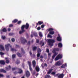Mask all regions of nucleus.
Here are the masks:
<instances>
[{
  "mask_svg": "<svg viewBox=\"0 0 78 78\" xmlns=\"http://www.w3.org/2000/svg\"><path fill=\"white\" fill-rule=\"evenodd\" d=\"M25 27L26 28V29H28V27H29V24H28V23H27L26 25H23L21 27L22 30H20L19 31V33L20 34H22L23 32H24L25 30H24V28H25Z\"/></svg>",
  "mask_w": 78,
  "mask_h": 78,
  "instance_id": "1",
  "label": "nucleus"
},
{
  "mask_svg": "<svg viewBox=\"0 0 78 78\" xmlns=\"http://www.w3.org/2000/svg\"><path fill=\"white\" fill-rule=\"evenodd\" d=\"M59 51V48H55L54 49L53 53H54L53 55H52V58L53 59L55 58V56L58 55V53L56 51Z\"/></svg>",
  "mask_w": 78,
  "mask_h": 78,
  "instance_id": "2",
  "label": "nucleus"
},
{
  "mask_svg": "<svg viewBox=\"0 0 78 78\" xmlns=\"http://www.w3.org/2000/svg\"><path fill=\"white\" fill-rule=\"evenodd\" d=\"M48 45L51 47H52L53 45V43H55V40L51 39H48Z\"/></svg>",
  "mask_w": 78,
  "mask_h": 78,
  "instance_id": "3",
  "label": "nucleus"
},
{
  "mask_svg": "<svg viewBox=\"0 0 78 78\" xmlns=\"http://www.w3.org/2000/svg\"><path fill=\"white\" fill-rule=\"evenodd\" d=\"M56 76H57L58 78H63L64 77V74H59V73H58L55 76V77Z\"/></svg>",
  "mask_w": 78,
  "mask_h": 78,
  "instance_id": "4",
  "label": "nucleus"
},
{
  "mask_svg": "<svg viewBox=\"0 0 78 78\" xmlns=\"http://www.w3.org/2000/svg\"><path fill=\"white\" fill-rule=\"evenodd\" d=\"M9 47H12V45L9 44H8L5 45V50L7 51H9Z\"/></svg>",
  "mask_w": 78,
  "mask_h": 78,
  "instance_id": "5",
  "label": "nucleus"
},
{
  "mask_svg": "<svg viewBox=\"0 0 78 78\" xmlns=\"http://www.w3.org/2000/svg\"><path fill=\"white\" fill-rule=\"evenodd\" d=\"M62 57V55L61 54H58L55 58V61H58L59 59H61Z\"/></svg>",
  "mask_w": 78,
  "mask_h": 78,
  "instance_id": "6",
  "label": "nucleus"
},
{
  "mask_svg": "<svg viewBox=\"0 0 78 78\" xmlns=\"http://www.w3.org/2000/svg\"><path fill=\"white\" fill-rule=\"evenodd\" d=\"M54 30V29L53 28H50L48 29V31H50L49 34H51L53 35V34H55V32L54 31H53Z\"/></svg>",
  "mask_w": 78,
  "mask_h": 78,
  "instance_id": "7",
  "label": "nucleus"
},
{
  "mask_svg": "<svg viewBox=\"0 0 78 78\" xmlns=\"http://www.w3.org/2000/svg\"><path fill=\"white\" fill-rule=\"evenodd\" d=\"M62 64V63H61V61H58L55 63V65L57 66H61V65Z\"/></svg>",
  "mask_w": 78,
  "mask_h": 78,
  "instance_id": "8",
  "label": "nucleus"
},
{
  "mask_svg": "<svg viewBox=\"0 0 78 78\" xmlns=\"http://www.w3.org/2000/svg\"><path fill=\"white\" fill-rule=\"evenodd\" d=\"M53 70V69H51L48 70V71L47 72V74L48 75H49V74H50V73H51V72Z\"/></svg>",
  "mask_w": 78,
  "mask_h": 78,
  "instance_id": "9",
  "label": "nucleus"
},
{
  "mask_svg": "<svg viewBox=\"0 0 78 78\" xmlns=\"http://www.w3.org/2000/svg\"><path fill=\"white\" fill-rule=\"evenodd\" d=\"M66 66H67V64L65 63V64H63L61 66V68L62 69H63L64 68H65L66 67Z\"/></svg>",
  "mask_w": 78,
  "mask_h": 78,
  "instance_id": "10",
  "label": "nucleus"
},
{
  "mask_svg": "<svg viewBox=\"0 0 78 78\" xmlns=\"http://www.w3.org/2000/svg\"><path fill=\"white\" fill-rule=\"evenodd\" d=\"M22 42L23 44H25V43H26L27 40H26L24 38H22Z\"/></svg>",
  "mask_w": 78,
  "mask_h": 78,
  "instance_id": "11",
  "label": "nucleus"
},
{
  "mask_svg": "<svg viewBox=\"0 0 78 78\" xmlns=\"http://www.w3.org/2000/svg\"><path fill=\"white\" fill-rule=\"evenodd\" d=\"M58 47L59 48H62V44L61 43H59L58 44Z\"/></svg>",
  "mask_w": 78,
  "mask_h": 78,
  "instance_id": "12",
  "label": "nucleus"
},
{
  "mask_svg": "<svg viewBox=\"0 0 78 78\" xmlns=\"http://www.w3.org/2000/svg\"><path fill=\"white\" fill-rule=\"evenodd\" d=\"M26 75L27 77H28V76H30V72L28 71H27L26 73Z\"/></svg>",
  "mask_w": 78,
  "mask_h": 78,
  "instance_id": "13",
  "label": "nucleus"
},
{
  "mask_svg": "<svg viewBox=\"0 0 78 78\" xmlns=\"http://www.w3.org/2000/svg\"><path fill=\"white\" fill-rule=\"evenodd\" d=\"M0 64L4 65L5 64V62L4 60H1L0 61Z\"/></svg>",
  "mask_w": 78,
  "mask_h": 78,
  "instance_id": "14",
  "label": "nucleus"
},
{
  "mask_svg": "<svg viewBox=\"0 0 78 78\" xmlns=\"http://www.w3.org/2000/svg\"><path fill=\"white\" fill-rule=\"evenodd\" d=\"M6 61L5 62H6L7 64H8L9 62V59L8 58H5Z\"/></svg>",
  "mask_w": 78,
  "mask_h": 78,
  "instance_id": "15",
  "label": "nucleus"
},
{
  "mask_svg": "<svg viewBox=\"0 0 78 78\" xmlns=\"http://www.w3.org/2000/svg\"><path fill=\"white\" fill-rule=\"evenodd\" d=\"M0 72H3V73H6V71L3 69H0Z\"/></svg>",
  "mask_w": 78,
  "mask_h": 78,
  "instance_id": "16",
  "label": "nucleus"
},
{
  "mask_svg": "<svg viewBox=\"0 0 78 78\" xmlns=\"http://www.w3.org/2000/svg\"><path fill=\"white\" fill-rule=\"evenodd\" d=\"M18 73H22V70L21 69H18Z\"/></svg>",
  "mask_w": 78,
  "mask_h": 78,
  "instance_id": "17",
  "label": "nucleus"
},
{
  "mask_svg": "<svg viewBox=\"0 0 78 78\" xmlns=\"http://www.w3.org/2000/svg\"><path fill=\"white\" fill-rule=\"evenodd\" d=\"M33 65L34 67L36 66V61L34 60L32 62Z\"/></svg>",
  "mask_w": 78,
  "mask_h": 78,
  "instance_id": "18",
  "label": "nucleus"
},
{
  "mask_svg": "<svg viewBox=\"0 0 78 78\" xmlns=\"http://www.w3.org/2000/svg\"><path fill=\"white\" fill-rule=\"evenodd\" d=\"M10 69H11V66H9L8 67H6L5 68V69L6 70H10Z\"/></svg>",
  "mask_w": 78,
  "mask_h": 78,
  "instance_id": "19",
  "label": "nucleus"
},
{
  "mask_svg": "<svg viewBox=\"0 0 78 78\" xmlns=\"http://www.w3.org/2000/svg\"><path fill=\"white\" fill-rule=\"evenodd\" d=\"M0 48L2 49V50H5V48L3 45L1 44L0 45Z\"/></svg>",
  "mask_w": 78,
  "mask_h": 78,
  "instance_id": "20",
  "label": "nucleus"
},
{
  "mask_svg": "<svg viewBox=\"0 0 78 78\" xmlns=\"http://www.w3.org/2000/svg\"><path fill=\"white\" fill-rule=\"evenodd\" d=\"M56 72H52V73H51V75H53V76H56V75H55V74H56Z\"/></svg>",
  "mask_w": 78,
  "mask_h": 78,
  "instance_id": "21",
  "label": "nucleus"
},
{
  "mask_svg": "<svg viewBox=\"0 0 78 78\" xmlns=\"http://www.w3.org/2000/svg\"><path fill=\"white\" fill-rule=\"evenodd\" d=\"M57 40L58 41H61V37H57Z\"/></svg>",
  "mask_w": 78,
  "mask_h": 78,
  "instance_id": "22",
  "label": "nucleus"
},
{
  "mask_svg": "<svg viewBox=\"0 0 78 78\" xmlns=\"http://www.w3.org/2000/svg\"><path fill=\"white\" fill-rule=\"evenodd\" d=\"M37 57L39 58V49H38L37 50Z\"/></svg>",
  "mask_w": 78,
  "mask_h": 78,
  "instance_id": "23",
  "label": "nucleus"
},
{
  "mask_svg": "<svg viewBox=\"0 0 78 78\" xmlns=\"http://www.w3.org/2000/svg\"><path fill=\"white\" fill-rule=\"evenodd\" d=\"M36 71L37 72H39V67L36 66Z\"/></svg>",
  "mask_w": 78,
  "mask_h": 78,
  "instance_id": "24",
  "label": "nucleus"
},
{
  "mask_svg": "<svg viewBox=\"0 0 78 78\" xmlns=\"http://www.w3.org/2000/svg\"><path fill=\"white\" fill-rule=\"evenodd\" d=\"M51 76L49 75H47L45 77V78H51Z\"/></svg>",
  "mask_w": 78,
  "mask_h": 78,
  "instance_id": "25",
  "label": "nucleus"
},
{
  "mask_svg": "<svg viewBox=\"0 0 78 78\" xmlns=\"http://www.w3.org/2000/svg\"><path fill=\"white\" fill-rule=\"evenodd\" d=\"M36 49H37V47H34L33 48V51H35V50H36Z\"/></svg>",
  "mask_w": 78,
  "mask_h": 78,
  "instance_id": "26",
  "label": "nucleus"
},
{
  "mask_svg": "<svg viewBox=\"0 0 78 78\" xmlns=\"http://www.w3.org/2000/svg\"><path fill=\"white\" fill-rule=\"evenodd\" d=\"M11 50L12 51H16V50L14 49V48H12Z\"/></svg>",
  "mask_w": 78,
  "mask_h": 78,
  "instance_id": "27",
  "label": "nucleus"
},
{
  "mask_svg": "<svg viewBox=\"0 0 78 78\" xmlns=\"http://www.w3.org/2000/svg\"><path fill=\"white\" fill-rule=\"evenodd\" d=\"M28 64L29 65V67L30 66H31V62H30L29 61H28Z\"/></svg>",
  "mask_w": 78,
  "mask_h": 78,
  "instance_id": "28",
  "label": "nucleus"
},
{
  "mask_svg": "<svg viewBox=\"0 0 78 78\" xmlns=\"http://www.w3.org/2000/svg\"><path fill=\"white\" fill-rule=\"evenodd\" d=\"M17 55L18 56H19V57H21V56H22L20 53H17Z\"/></svg>",
  "mask_w": 78,
  "mask_h": 78,
  "instance_id": "29",
  "label": "nucleus"
},
{
  "mask_svg": "<svg viewBox=\"0 0 78 78\" xmlns=\"http://www.w3.org/2000/svg\"><path fill=\"white\" fill-rule=\"evenodd\" d=\"M48 57H50L51 56V53L48 52Z\"/></svg>",
  "mask_w": 78,
  "mask_h": 78,
  "instance_id": "30",
  "label": "nucleus"
},
{
  "mask_svg": "<svg viewBox=\"0 0 78 78\" xmlns=\"http://www.w3.org/2000/svg\"><path fill=\"white\" fill-rule=\"evenodd\" d=\"M17 22V20H15L14 21H12L13 23H16V22Z\"/></svg>",
  "mask_w": 78,
  "mask_h": 78,
  "instance_id": "31",
  "label": "nucleus"
},
{
  "mask_svg": "<svg viewBox=\"0 0 78 78\" xmlns=\"http://www.w3.org/2000/svg\"><path fill=\"white\" fill-rule=\"evenodd\" d=\"M6 29L5 28L3 29L2 30V31L4 32H6Z\"/></svg>",
  "mask_w": 78,
  "mask_h": 78,
  "instance_id": "32",
  "label": "nucleus"
},
{
  "mask_svg": "<svg viewBox=\"0 0 78 78\" xmlns=\"http://www.w3.org/2000/svg\"><path fill=\"white\" fill-rule=\"evenodd\" d=\"M11 41L12 42H14L15 41V39L14 38H12L11 39Z\"/></svg>",
  "mask_w": 78,
  "mask_h": 78,
  "instance_id": "33",
  "label": "nucleus"
},
{
  "mask_svg": "<svg viewBox=\"0 0 78 78\" xmlns=\"http://www.w3.org/2000/svg\"><path fill=\"white\" fill-rule=\"evenodd\" d=\"M46 52H47V53H49V52H50L49 51V49L47 48L46 49Z\"/></svg>",
  "mask_w": 78,
  "mask_h": 78,
  "instance_id": "34",
  "label": "nucleus"
},
{
  "mask_svg": "<svg viewBox=\"0 0 78 78\" xmlns=\"http://www.w3.org/2000/svg\"><path fill=\"white\" fill-rule=\"evenodd\" d=\"M2 39H5V38H6V37H5V36H2Z\"/></svg>",
  "mask_w": 78,
  "mask_h": 78,
  "instance_id": "35",
  "label": "nucleus"
},
{
  "mask_svg": "<svg viewBox=\"0 0 78 78\" xmlns=\"http://www.w3.org/2000/svg\"><path fill=\"white\" fill-rule=\"evenodd\" d=\"M44 27H45V25H41V28H44Z\"/></svg>",
  "mask_w": 78,
  "mask_h": 78,
  "instance_id": "36",
  "label": "nucleus"
},
{
  "mask_svg": "<svg viewBox=\"0 0 78 78\" xmlns=\"http://www.w3.org/2000/svg\"><path fill=\"white\" fill-rule=\"evenodd\" d=\"M31 66H29V69L30 70V71H32L33 69H32V68H31Z\"/></svg>",
  "mask_w": 78,
  "mask_h": 78,
  "instance_id": "37",
  "label": "nucleus"
},
{
  "mask_svg": "<svg viewBox=\"0 0 78 78\" xmlns=\"http://www.w3.org/2000/svg\"><path fill=\"white\" fill-rule=\"evenodd\" d=\"M42 23H43V22H42V21H39V25H42Z\"/></svg>",
  "mask_w": 78,
  "mask_h": 78,
  "instance_id": "38",
  "label": "nucleus"
},
{
  "mask_svg": "<svg viewBox=\"0 0 78 78\" xmlns=\"http://www.w3.org/2000/svg\"><path fill=\"white\" fill-rule=\"evenodd\" d=\"M0 55H5V54L2 52H0Z\"/></svg>",
  "mask_w": 78,
  "mask_h": 78,
  "instance_id": "39",
  "label": "nucleus"
},
{
  "mask_svg": "<svg viewBox=\"0 0 78 78\" xmlns=\"http://www.w3.org/2000/svg\"><path fill=\"white\" fill-rule=\"evenodd\" d=\"M39 36L40 37H42V34L41 33V32H39Z\"/></svg>",
  "mask_w": 78,
  "mask_h": 78,
  "instance_id": "40",
  "label": "nucleus"
},
{
  "mask_svg": "<svg viewBox=\"0 0 78 78\" xmlns=\"http://www.w3.org/2000/svg\"><path fill=\"white\" fill-rule=\"evenodd\" d=\"M44 57H45H45H47V54H46L45 53H44Z\"/></svg>",
  "mask_w": 78,
  "mask_h": 78,
  "instance_id": "41",
  "label": "nucleus"
},
{
  "mask_svg": "<svg viewBox=\"0 0 78 78\" xmlns=\"http://www.w3.org/2000/svg\"><path fill=\"white\" fill-rule=\"evenodd\" d=\"M0 76L1 77H3V76H4V75L2 74H0Z\"/></svg>",
  "mask_w": 78,
  "mask_h": 78,
  "instance_id": "42",
  "label": "nucleus"
},
{
  "mask_svg": "<svg viewBox=\"0 0 78 78\" xmlns=\"http://www.w3.org/2000/svg\"><path fill=\"white\" fill-rule=\"evenodd\" d=\"M48 37H50V38H51L52 37V36H51V35H50V34H48Z\"/></svg>",
  "mask_w": 78,
  "mask_h": 78,
  "instance_id": "43",
  "label": "nucleus"
},
{
  "mask_svg": "<svg viewBox=\"0 0 78 78\" xmlns=\"http://www.w3.org/2000/svg\"><path fill=\"white\" fill-rule=\"evenodd\" d=\"M16 57V55H12V58H14Z\"/></svg>",
  "mask_w": 78,
  "mask_h": 78,
  "instance_id": "44",
  "label": "nucleus"
},
{
  "mask_svg": "<svg viewBox=\"0 0 78 78\" xmlns=\"http://www.w3.org/2000/svg\"><path fill=\"white\" fill-rule=\"evenodd\" d=\"M34 36H35V37H37V33H35Z\"/></svg>",
  "mask_w": 78,
  "mask_h": 78,
  "instance_id": "45",
  "label": "nucleus"
},
{
  "mask_svg": "<svg viewBox=\"0 0 78 78\" xmlns=\"http://www.w3.org/2000/svg\"><path fill=\"white\" fill-rule=\"evenodd\" d=\"M16 63L17 64H19V63H20V61H17L16 62Z\"/></svg>",
  "mask_w": 78,
  "mask_h": 78,
  "instance_id": "46",
  "label": "nucleus"
},
{
  "mask_svg": "<svg viewBox=\"0 0 78 78\" xmlns=\"http://www.w3.org/2000/svg\"><path fill=\"white\" fill-rule=\"evenodd\" d=\"M39 40H36V42L37 43H39Z\"/></svg>",
  "mask_w": 78,
  "mask_h": 78,
  "instance_id": "47",
  "label": "nucleus"
},
{
  "mask_svg": "<svg viewBox=\"0 0 78 78\" xmlns=\"http://www.w3.org/2000/svg\"><path fill=\"white\" fill-rule=\"evenodd\" d=\"M44 66H45L46 67L47 66V63H44Z\"/></svg>",
  "mask_w": 78,
  "mask_h": 78,
  "instance_id": "48",
  "label": "nucleus"
},
{
  "mask_svg": "<svg viewBox=\"0 0 78 78\" xmlns=\"http://www.w3.org/2000/svg\"><path fill=\"white\" fill-rule=\"evenodd\" d=\"M20 23H21V21H19L18 22V24H20Z\"/></svg>",
  "mask_w": 78,
  "mask_h": 78,
  "instance_id": "49",
  "label": "nucleus"
},
{
  "mask_svg": "<svg viewBox=\"0 0 78 78\" xmlns=\"http://www.w3.org/2000/svg\"><path fill=\"white\" fill-rule=\"evenodd\" d=\"M40 58H42H42H44V56L42 55H41L40 56Z\"/></svg>",
  "mask_w": 78,
  "mask_h": 78,
  "instance_id": "50",
  "label": "nucleus"
},
{
  "mask_svg": "<svg viewBox=\"0 0 78 78\" xmlns=\"http://www.w3.org/2000/svg\"><path fill=\"white\" fill-rule=\"evenodd\" d=\"M12 26H13V25H12V24H10L9 25V27H12Z\"/></svg>",
  "mask_w": 78,
  "mask_h": 78,
  "instance_id": "51",
  "label": "nucleus"
},
{
  "mask_svg": "<svg viewBox=\"0 0 78 78\" xmlns=\"http://www.w3.org/2000/svg\"><path fill=\"white\" fill-rule=\"evenodd\" d=\"M8 30L9 31H11V29L10 28H8Z\"/></svg>",
  "mask_w": 78,
  "mask_h": 78,
  "instance_id": "52",
  "label": "nucleus"
},
{
  "mask_svg": "<svg viewBox=\"0 0 78 78\" xmlns=\"http://www.w3.org/2000/svg\"><path fill=\"white\" fill-rule=\"evenodd\" d=\"M76 46V44H73V47H75Z\"/></svg>",
  "mask_w": 78,
  "mask_h": 78,
  "instance_id": "53",
  "label": "nucleus"
},
{
  "mask_svg": "<svg viewBox=\"0 0 78 78\" xmlns=\"http://www.w3.org/2000/svg\"><path fill=\"white\" fill-rule=\"evenodd\" d=\"M41 67H42V68H44V65H41Z\"/></svg>",
  "mask_w": 78,
  "mask_h": 78,
  "instance_id": "54",
  "label": "nucleus"
},
{
  "mask_svg": "<svg viewBox=\"0 0 78 78\" xmlns=\"http://www.w3.org/2000/svg\"><path fill=\"white\" fill-rule=\"evenodd\" d=\"M28 45H30V41H29L28 42Z\"/></svg>",
  "mask_w": 78,
  "mask_h": 78,
  "instance_id": "55",
  "label": "nucleus"
},
{
  "mask_svg": "<svg viewBox=\"0 0 78 78\" xmlns=\"http://www.w3.org/2000/svg\"><path fill=\"white\" fill-rule=\"evenodd\" d=\"M42 51L41 50V49H39V52H41V51Z\"/></svg>",
  "mask_w": 78,
  "mask_h": 78,
  "instance_id": "56",
  "label": "nucleus"
},
{
  "mask_svg": "<svg viewBox=\"0 0 78 78\" xmlns=\"http://www.w3.org/2000/svg\"><path fill=\"white\" fill-rule=\"evenodd\" d=\"M45 44L44 43H43V44L42 45V46H44V44Z\"/></svg>",
  "mask_w": 78,
  "mask_h": 78,
  "instance_id": "57",
  "label": "nucleus"
},
{
  "mask_svg": "<svg viewBox=\"0 0 78 78\" xmlns=\"http://www.w3.org/2000/svg\"><path fill=\"white\" fill-rule=\"evenodd\" d=\"M12 70H15V68H13L12 69Z\"/></svg>",
  "mask_w": 78,
  "mask_h": 78,
  "instance_id": "58",
  "label": "nucleus"
},
{
  "mask_svg": "<svg viewBox=\"0 0 78 78\" xmlns=\"http://www.w3.org/2000/svg\"><path fill=\"white\" fill-rule=\"evenodd\" d=\"M37 30H39V27H38L37 28Z\"/></svg>",
  "mask_w": 78,
  "mask_h": 78,
  "instance_id": "59",
  "label": "nucleus"
},
{
  "mask_svg": "<svg viewBox=\"0 0 78 78\" xmlns=\"http://www.w3.org/2000/svg\"><path fill=\"white\" fill-rule=\"evenodd\" d=\"M58 37H60V35H59V34H58Z\"/></svg>",
  "mask_w": 78,
  "mask_h": 78,
  "instance_id": "60",
  "label": "nucleus"
},
{
  "mask_svg": "<svg viewBox=\"0 0 78 78\" xmlns=\"http://www.w3.org/2000/svg\"><path fill=\"white\" fill-rule=\"evenodd\" d=\"M9 35L10 36H11V33H9Z\"/></svg>",
  "mask_w": 78,
  "mask_h": 78,
  "instance_id": "61",
  "label": "nucleus"
},
{
  "mask_svg": "<svg viewBox=\"0 0 78 78\" xmlns=\"http://www.w3.org/2000/svg\"><path fill=\"white\" fill-rule=\"evenodd\" d=\"M30 55H31L32 53H31V52H30Z\"/></svg>",
  "mask_w": 78,
  "mask_h": 78,
  "instance_id": "62",
  "label": "nucleus"
},
{
  "mask_svg": "<svg viewBox=\"0 0 78 78\" xmlns=\"http://www.w3.org/2000/svg\"><path fill=\"white\" fill-rule=\"evenodd\" d=\"M31 37H33V36L32 35H31Z\"/></svg>",
  "mask_w": 78,
  "mask_h": 78,
  "instance_id": "63",
  "label": "nucleus"
},
{
  "mask_svg": "<svg viewBox=\"0 0 78 78\" xmlns=\"http://www.w3.org/2000/svg\"><path fill=\"white\" fill-rule=\"evenodd\" d=\"M39 30H41V27H39Z\"/></svg>",
  "mask_w": 78,
  "mask_h": 78,
  "instance_id": "64",
  "label": "nucleus"
}]
</instances>
